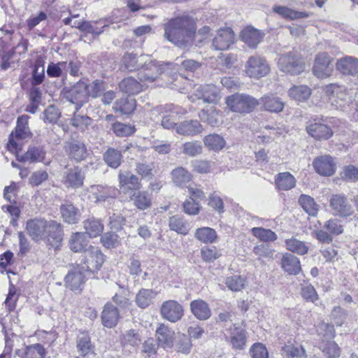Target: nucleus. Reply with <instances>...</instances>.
I'll return each mask as SVG.
<instances>
[{"mask_svg":"<svg viewBox=\"0 0 358 358\" xmlns=\"http://www.w3.org/2000/svg\"><path fill=\"white\" fill-rule=\"evenodd\" d=\"M164 37L179 48H186L194 41L196 32L192 17L183 15L170 18L163 24Z\"/></svg>","mask_w":358,"mask_h":358,"instance_id":"1","label":"nucleus"},{"mask_svg":"<svg viewBox=\"0 0 358 358\" xmlns=\"http://www.w3.org/2000/svg\"><path fill=\"white\" fill-rule=\"evenodd\" d=\"M317 331L318 335L322 338V341L320 344V349L324 357L326 358H339L341 356L340 347L334 341H327L335 336L334 327L323 322L317 327Z\"/></svg>","mask_w":358,"mask_h":358,"instance_id":"2","label":"nucleus"},{"mask_svg":"<svg viewBox=\"0 0 358 358\" xmlns=\"http://www.w3.org/2000/svg\"><path fill=\"white\" fill-rule=\"evenodd\" d=\"M278 66L284 73L297 75L304 71L305 63L301 54L296 50H292L279 57Z\"/></svg>","mask_w":358,"mask_h":358,"instance_id":"3","label":"nucleus"},{"mask_svg":"<svg viewBox=\"0 0 358 358\" xmlns=\"http://www.w3.org/2000/svg\"><path fill=\"white\" fill-rule=\"evenodd\" d=\"M227 106L234 112L250 113L259 104L254 97L245 94H234L226 99Z\"/></svg>","mask_w":358,"mask_h":358,"instance_id":"4","label":"nucleus"},{"mask_svg":"<svg viewBox=\"0 0 358 358\" xmlns=\"http://www.w3.org/2000/svg\"><path fill=\"white\" fill-rule=\"evenodd\" d=\"M103 255L97 248H89L85 250L79 265L87 274L99 270L104 262Z\"/></svg>","mask_w":358,"mask_h":358,"instance_id":"5","label":"nucleus"},{"mask_svg":"<svg viewBox=\"0 0 358 358\" xmlns=\"http://www.w3.org/2000/svg\"><path fill=\"white\" fill-rule=\"evenodd\" d=\"M66 99L71 103L76 105V111L88 101V84L80 80L65 92Z\"/></svg>","mask_w":358,"mask_h":358,"instance_id":"6","label":"nucleus"},{"mask_svg":"<svg viewBox=\"0 0 358 358\" xmlns=\"http://www.w3.org/2000/svg\"><path fill=\"white\" fill-rule=\"evenodd\" d=\"M325 93L329 96V101L336 109L343 110L348 100V89L345 85L335 83L327 85Z\"/></svg>","mask_w":358,"mask_h":358,"instance_id":"7","label":"nucleus"},{"mask_svg":"<svg viewBox=\"0 0 358 358\" xmlns=\"http://www.w3.org/2000/svg\"><path fill=\"white\" fill-rule=\"evenodd\" d=\"M245 68L248 76L257 78L266 76L270 70L266 59L259 55L250 57Z\"/></svg>","mask_w":358,"mask_h":358,"instance_id":"8","label":"nucleus"},{"mask_svg":"<svg viewBox=\"0 0 358 358\" xmlns=\"http://www.w3.org/2000/svg\"><path fill=\"white\" fill-rule=\"evenodd\" d=\"M85 174L78 166L66 168L62 182L67 188L77 189L83 185Z\"/></svg>","mask_w":358,"mask_h":358,"instance_id":"9","label":"nucleus"},{"mask_svg":"<svg viewBox=\"0 0 358 358\" xmlns=\"http://www.w3.org/2000/svg\"><path fill=\"white\" fill-rule=\"evenodd\" d=\"M162 73V68L157 65L152 61L145 62L141 66L138 72V78L143 86H148V84L153 83L158 76Z\"/></svg>","mask_w":358,"mask_h":358,"instance_id":"10","label":"nucleus"},{"mask_svg":"<svg viewBox=\"0 0 358 358\" xmlns=\"http://www.w3.org/2000/svg\"><path fill=\"white\" fill-rule=\"evenodd\" d=\"M160 313L162 317L171 322H176L180 320L183 315L182 306L175 300H168L161 306Z\"/></svg>","mask_w":358,"mask_h":358,"instance_id":"11","label":"nucleus"},{"mask_svg":"<svg viewBox=\"0 0 358 358\" xmlns=\"http://www.w3.org/2000/svg\"><path fill=\"white\" fill-rule=\"evenodd\" d=\"M65 152L70 159L76 162L85 160L88 156V151L85 143L78 139H71L66 142Z\"/></svg>","mask_w":358,"mask_h":358,"instance_id":"12","label":"nucleus"},{"mask_svg":"<svg viewBox=\"0 0 358 358\" xmlns=\"http://www.w3.org/2000/svg\"><path fill=\"white\" fill-rule=\"evenodd\" d=\"M331 63V57L327 53H319L315 59L313 68V74L321 79L330 76L333 71V66Z\"/></svg>","mask_w":358,"mask_h":358,"instance_id":"13","label":"nucleus"},{"mask_svg":"<svg viewBox=\"0 0 358 358\" xmlns=\"http://www.w3.org/2000/svg\"><path fill=\"white\" fill-rule=\"evenodd\" d=\"M46 151L43 146L30 145L27 152L22 155H17V158L19 162L36 163L43 162L45 165L50 164V161L45 162Z\"/></svg>","mask_w":358,"mask_h":358,"instance_id":"14","label":"nucleus"},{"mask_svg":"<svg viewBox=\"0 0 358 358\" xmlns=\"http://www.w3.org/2000/svg\"><path fill=\"white\" fill-rule=\"evenodd\" d=\"M88 274L77 264L68 272L65 277V285L71 290H78L85 282Z\"/></svg>","mask_w":358,"mask_h":358,"instance_id":"15","label":"nucleus"},{"mask_svg":"<svg viewBox=\"0 0 358 358\" xmlns=\"http://www.w3.org/2000/svg\"><path fill=\"white\" fill-rule=\"evenodd\" d=\"M330 206L340 217H348L354 213L352 206L343 194H334L330 199Z\"/></svg>","mask_w":358,"mask_h":358,"instance_id":"16","label":"nucleus"},{"mask_svg":"<svg viewBox=\"0 0 358 358\" xmlns=\"http://www.w3.org/2000/svg\"><path fill=\"white\" fill-rule=\"evenodd\" d=\"M49 220L43 219L30 220L27 222V230L34 241L38 242L46 237Z\"/></svg>","mask_w":358,"mask_h":358,"instance_id":"17","label":"nucleus"},{"mask_svg":"<svg viewBox=\"0 0 358 358\" xmlns=\"http://www.w3.org/2000/svg\"><path fill=\"white\" fill-rule=\"evenodd\" d=\"M315 171L321 176H332L336 169L333 158L329 155H323L315 158L313 162Z\"/></svg>","mask_w":358,"mask_h":358,"instance_id":"18","label":"nucleus"},{"mask_svg":"<svg viewBox=\"0 0 358 358\" xmlns=\"http://www.w3.org/2000/svg\"><path fill=\"white\" fill-rule=\"evenodd\" d=\"M234 41V31L231 28L227 27L218 30L212 45L215 50H224L228 49Z\"/></svg>","mask_w":358,"mask_h":358,"instance_id":"19","label":"nucleus"},{"mask_svg":"<svg viewBox=\"0 0 358 358\" xmlns=\"http://www.w3.org/2000/svg\"><path fill=\"white\" fill-rule=\"evenodd\" d=\"M155 336L159 345L164 349H171L173 346L176 333L164 324H160L156 330Z\"/></svg>","mask_w":358,"mask_h":358,"instance_id":"20","label":"nucleus"},{"mask_svg":"<svg viewBox=\"0 0 358 358\" xmlns=\"http://www.w3.org/2000/svg\"><path fill=\"white\" fill-rule=\"evenodd\" d=\"M225 336L235 350H243L246 345V331L242 328L234 326L227 330Z\"/></svg>","mask_w":358,"mask_h":358,"instance_id":"21","label":"nucleus"},{"mask_svg":"<svg viewBox=\"0 0 358 358\" xmlns=\"http://www.w3.org/2000/svg\"><path fill=\"white\" fill-rule=\"evenodd\" d=\"M90 192L96 199V202H103L110 198L115 199L120 193L119 190L114 187L101 185H92Z\"/></svg>","mask_w":358,"mask_h":358,"instance_id":"22","label":"nucleus"},{"mask_svg":"<svg viewBox=\"0 0 358 358\" xmlns=\"http://www.w3.org/2000/svg\"><path fill=\"white\" fill-rule=\"evenodd\" d=\"M48 242L51 246H59L63 240L64 232L61 223L55 220H49L46 230Z\"/></svg>","mask_w":358,"mask_h":358,"instance_id":"23","label":"nucleus"},{"mask_svg":"<svg viewBox=\"0 0 358 358\" xmlns=\"http://www.w3.org/2000/svg\"><path fill=\"white\" fill-rule=\"evenodd\" d=\"M264 36V32L252 27H247L241 31V39L252 48H256Z\"/></svg>","mask_w":358,"mask_h":358,"instance_id":"24","label":"nucleus"},{"mask_svg":"<svg viewBox=\"0 0 358 358\" xmlns=\"http://www.w3.org/2000/svg\"><path fill=\"white\" fill-rule=\"evenodd\" d=\"M203 130L202 125L196 120H185L176 125L177 134L182 136H194Z\"/></svg>","mask_w":358,"mask_h":358,"instance_id":"25","label":"nucleus"},{"mask_svg":"<svg viewBox=\"0 0 358 358\" xmlns=\"http://www.w3.org/2000/svg\"><path fill=\"white\" fill-rule=\"evenodd\" d=\"M336 68L343 74L355 76L358 73V59L352 56L342 57L337 61Z\"/></svg>","mask_w":358,"mask_h":358,"instance_id":"26","label":"nucleus"},{"mask_svg":"<svg viewBox=\"0 0 358 358\" xmlns=\"http://www.w3.org/2000/svg\"><path fill=\"white\" fill-rule=\"evenodd\" d=\"M306 130L311 136L318 140H327L333 135L331 129L320 122L310 124L306 127Z\"/></svg>","mask_w":358,"mask_h":358,"instance_id":"27","label":"nucleus"},{"mask_svg":"<svg viewBox=\"0 0 358 358\" xmlns=\"http://www.w3.org/2000/svg\"><path fill=\"white\" fill-rule=\"evenodd\" d=\"M60 213L64 221L69 224H76L80 220L79 209L69 201H65L61 205Z\"/></svg>","mask_w":358,"mask_h":358,"instance_id":"28","label":"nucleus"},{"mask_svg":"<svg viewBox=\"0 0 358 358\" xmlns=\"http://www.w3.org/2000/svg\"><path fill=\"white\" fill-rule=\"evenodd\" d=\"M192 314L199 320H208L211 315L208 304L201 299L194 300L190 303Z\"/></svg>","mask_w":358,"mask_h":358,"instance_id":"29","label":"nucleus"},{"mask_svg":"<svg viewBox=\"0 0 358 358\" xmlns=\"http://www.w3.org/2000/svg\"><path fill=\"white\" fill-rule=\"evenodd\" d=\"M196 96L204 102L214 103L219 96L220 90L215 85H201L196 90Z\"/></svg>","mask_w":358,"mask_h":358,"instance_id":"30","label":"nucleus"},{"mask_svg":"<svg viewBox=\"0 0 358 358\" xmlns=\"http://www.w3.org/2000/svg\"><path fill=\"white\" fill-rule=\"evenodd\" d=\"M118 319L119 313L117 308L110 303H106L101 315L103 324L108 328H112L117 324Z\"/></svg>","mask_w":358,"mask_h":358,"instance_id":"31","label":"nucleus"},{"mask_svg":"<svg viewBox=\"0 0 358 358\" xmlns=\"http://www.w3.org/2000/svg\"><path fill=\"white\" fill-rule=\"evenodd\" d=\"M281 266L286 273L291 275H296L301 271L299 260L291 253L283 255L281 260Z\"/></svg>","mask_w":358,"mask_h":358,"instance_id":"32","label":"nucleus"},{"mask_svg":"<svg viewBox=\"0 0 358 358\" xmlns=\"http://www.w3.org/2000/svg\"><path fill=\"white\" fill-rule=\"evenodd\" d=\"M275 182L278 190L287 191L295 187L296 180L289 172H282L275 176Z\"/></svg>","mask_w":358,"mask_h":358,"instance_id":"33","label":"nucleus"},{"mask_svg":"<svg viewBox=\"0 0 358 358\" xmlns=\"http://www.w3.org/2000/svg\"><path fill=\"white\" fill-rule=\"evenodd\" d=\"M282 355L285 358H307L306 350L299 343H287L281 349Z\"/></svg>","mask_w":358,"mask_h":358,"instance_id":"34","label":"nucleus"},{"mask_svg":"<svg viewBox=\"0 0 358 358\" xmlns=\"http://www.w3.org/2000/svg\"><path fill=\"white\" fill-rule=\"evenodd\" d=\"M143 87V84L132 77L126 78L119 83L120 90L129 95L138 94L142 90Z\"/></svg>","mask_w":358,"mask_h":358,"instance_id":"35","label":"nucleus"},{"mask_svg":"<svg viewBox=\"0 0 358 358\" xmlns=\"http://www.w3.org/2000/svg\"><path fill=\"white\" fill-rule=\"evenodd\" d=\"M118 178L122 189H136L139 187L138 178L130 172L120 171Z\"/></svg>","mask_w":358,"mask_h":358,"instance_id":"36","label":"nucleus"},{"mask_svg":"<svg viewBox=\"0 0 358 358\" xmlns=\"http://www.w3.org/2000/svg\"><path fill=\"white\" fill-rule=\"evenodd\" d=\"M105 163L112 169H117L122 162V154L120 150L109 148L103 155Z\"/></svg>","mask_w":358,"mask_h":358,"instance_id":"37","label":"nucleus"},{"mask_svg":"<svg viewBox=\"0 0 358 358\" xmlns=\"http://www.w3.org/2000/svg\"><path fill=\"white\" fill-rule=\"evenodd\" d=\"M171 180L178 187H184L192 179L191 173L184 167L178 166L171 172Z\"/></svg>","mask_w":358,"mask_h":358,"instance_id":"38","label":"nucleus"},{"mask_svg":"<svg viewBox=\"0 0 358 358\" xmlns=\"http://www.w3.org/2000/svg\"><path fill=\"white\" fill-rule=\"evenodd\" d=\"M194 236L196 239L204 244L216 243L218 238L215 230L207 227L197 229Z\"/></svg>","mask_w":358,"mask_h":358,"instance_id":"39","label":"nucleus"},{"mask_svg":"<svg viewBox=\"0 0 358 358\" xmlns=\"http://www.w3.org/2000/svg\"><path fill=\"white\" fill-rule=\"evenodd\" d=\"M169 227L171 230L177 232L178 234L185 235L189 229V224L185 218L180 215H173L169 220Z\"/></svg>","mask_w":358,"mask_h":358,"instance_id":"40","label":"nucleus"},{"mask_svg":"<svg viewBox=\"0 0 358 358\" xmlns=\"http://www.w3.org/2000/svg\"><path fill=\"white\" fill-rule=\"evenodd\" d=\"M29 116L22 115L17 120V124L15 131V136L18 139H25L31 136L30 129L28 125Z\"/></svg>","mask_w":358,"mask_h":358,"instance_id":"41","label":"nucleus"},{"mask_svg":"<svg viewBox=\"0 0 358 358\" xmlns=\"http://www.w3.org/2000/svg\"><path fill=\"white\" fill-rule=\"evenodd\" d=\"M157 294V292L153 289H141L136 296V303L138 307L145 308L152 303Z\"/></svg>","mask_w":358,"mask_h":358,"instance_id":"42","label":"nucleus"},{"mask_svg":"<svg viewBox=\"0 0 358 358\" xmlns=\"http://www.w3.org/2000/svg\"><path fill=\"white\" fill-rule=\"evenodd\" d=\"M93 120L91 117L85 115H80L78 111H75L72 118L71 119V124L73 127L82 132H85L90 129Z\"/></svg>","mask_w":358,"mask_h":358,"instance_id":"43","label":"nucleus"},{"mask_svg":"<svg viewBox=\"0 0 358 358\" xmlns=\"http://www.w3.org/2000/svg\"><path fill=\"white\" fill-rule=\"evenodd\" d=\"M260 103L263 104L266 110L272 113H279L284 108V103L280 99L273 95L262 97Z\"/></svg>","mask_w":358,"mask_h":358,"instance_id":"44","label":"nucleus"},{"mask_svg":"<svg viewBox=\"0 0 358 358\" xmlns=\"http://www.w3.org/2000/svg\"><path fill=\"white\" fill-rule=\"evenodd\" d=\"M290 98L303 101L307 100L311 94V90L307 85H294L288 91Z\"/></svg>","mask_w":358,"mask_h":358,"instance_id":"45","label":"nucleus"},{"mask_svg":"<svg viewBox=\"0 0 358 358\" xmlns=\"http://www.w3.org/2000/svg\"><path fill=\"white\" fill-rule=\"evenodd\" d=\"M299 203L309 215L315 216L317 214L319 206L311 196L301 194Z\"/></svg>","mask_w":358,"mask_h":358,"instance_id":"46","label":"nucleus"},{"mask_svg":"<svg viewBox=\"0 0 358 358\" xmlns=\"http://www.w3.org/2000/svg\"><path fill=\"white\" fill-rule=\"evenodd\" d=\"M77 348L78 352L83 356L93 351V345L88 334L82 332L78 335L77 338Z\"/></svg>","mask_w":358,"mask_h":358,"instance_id":"47","label":"nucleus"},{"mask_svg":"<svg viewBox=\"0 0 358 358\" xmlns=\"http://www.w3.org/2000/svg\"><path fill=\"white\" fill-rule=\"evenodd\" d=\"M143 56L136 58L135 55L126 54L122 58V69L128 71H138L141 66V62L139 63V62H143Z\"/></svg>","mask_w":358,"mask_h":358,"instance_id":"48","label":"nucleus"},{"mask_svg":"<svg viewBox=\"0 0 358 358\" xmlns=\"http://www.w3.org/2000/svg\"><path fill=\"white\" fill-rule=\"evenodd\" d=\"M85 233L90 237L97 236L103 229V224L99 220L90 218L84 222Z\"/></svg>","mask_w":358,"mask_h":358,"instance_id":"49","label":"nucleus"},{"mask_svg":"<svg viewBox=\"0 0 358 358\" xmlns=\"http://www.w3.org/2000/svg\"><path fill=\"white\" fill-rule=\"evenodd\" d=\"M252 234L262 242L269 243L277 239L276 234L268 229L263 227H253L251 229Z\"/></svg>","mask_w":358,"mask_h":358,"instance_id":"50","label":"nucleus"},{"mask_svg":"<svg viewBox=\"0 0 358 358\" xmlns=\"http://www.w3.org/2000/svg\"><path fill=\"white\" fill-rule=\"evenodd\" d=\"M273 11L279 15L290 20L300 19L308 17V14L303 12H297L285 6H276Z\"/></svg>","mask_w":358,"mask_h":358,"instance_id":"51","label":"nucleus"},{"mask_svg":"<svg viewBox=\"0 0 358 358\" xmlns=\"http://www.w3.org/2000/svg\"><path fill=\"white\" fill-rule=\"evenodd\" d=\"M131 199L134 201L135 206L140 210H145L151 205V196L146 192H135Z\"/></svg>","mask_w":358,"mask_h":358,"instance_id":"52","label":"nucleus"},{"mask_svg":"<svg viewBox=\"0 0 358 358\" xmlns=\"http://www.w3.org/2000/svg\"><path fill=\"white\" fill-rule=\"evenodd\" d=\"M136 102L133 99L122 98L117 101L113 108L122 114H131L135 109Z\"/></svg>","mask_w":358,"mask_h":358,"instance_id":"53","label":"nucleus"},{"mask_svg":"<svg viewBox=\"0 0 358 358\" xmlns=\"http://www.w3.org/2000/svg\"><path fill=\"white\" fill-rule=\"evenodd\" d=\"M204 144L209 149L215 151L222 150L225 145L224 139L218 134H209L203 139Z\"/></svg>","mask_w":358,"mask_h":358,"instance_id":"54","label":"nucleus"},{"mask_svg":"<svg viewBox=\"0 0 358 358\" xmlns=\"http://www.w3.org/2000/svg\"><path fill=\"white\" fill-rule=\"evenodd\" d=\"M45 351L41 344H34L27 346L22 354V358H44Z\"/></svg>","mask_w":358,"mask_h":358,"instance_id":"55","label":"nucleus"},{"mask_svg":"<svg viewBox=\"0 0 358 358\" xmlns=\"http://www.w3.org/2000/svg\"><path fill=\"white\" fill-rule=\"evenodd\" d=\"M199 116L203 122H206L211 126H215L218 123L219 112L214 107L203 109Z\"/></svg>","mask_w":358,"mask_h":358,"instance_id":"56","label":"nucleus"},{"mask_svg":"<svg viewBox=\"0 0 358 358\" xmlns=\"http://www.w3.org/2000/svg\"><path fill=\"white\" fill-rule=\"evenodd\" d=\"M225 284L229 289L234 292L241 291L245 285V279L241 275H235L228 277Z\"/></svg>","mask_w":358,"mask_h":358,"instance_id":"57","label":"nucleus"},{"mask_svg":"<svg viewBox=\"0 0 358 358\" xmlns=\"http://www.w3.org/2000/svg\"><path fill=\"white\" fill-rule=\"evenodd\" d=\"M67 67L66 62H59L57 63L50 62L47 67V74L50 78H58L62 75L64 70Z\"/></svg>","mask_w":358,"mask_h":358,"instance_id":"58","label":"nucleus"},{"mask_svg":"<svg viewBox=\"0 0 358 358\" xmlns=\"http://www.w3.org/2000/svg\"><path fill=\"white\" fill-rule=\"evenodd\" d=\"M182 152L189 157H195L202 152V146L198 141L187 142L182 145Z\"/></svg>","mask_w":358,"mask_h":358,"instance_id":"59","label":"nucleus"},{"mask_svg":"<svg viewBox=\"0 0 358 358\" xmlns=\"http://www.w3.org/2000/svg\"><path fill=\"white\" fill-rule=\"evenodd\" d=\"M60 115L61 113L59 112V109L55 106L52 105L48 106L45 110L42 119L45 122L55 124L57 122Z\"/></svg>","mask_w":358,"mask_h":358,"instance_id":"60","label":"nucleus"},{"mask_svg":"<svg viewBox=\"0 0 358 358\" xmlns=\"http://www.w3.org/2000/svg\"><path fill=\"white\" fill-rule=\"evenodd\" d=\"M113 131L117 136H128L134 133L135 129L130 125L115 122L113 124Z\"/></svg>","mask_w":358,"mask_h":358,"instance_id":"61","label":"nucleus"},{"mask_svg":"<svg viewBox=\"0 0 358 358\" xmlns=\"http://www.w3.org/2000/svg\"><path fill=\"white\" fill-rule=\"evenodd\" d=\"M341 178L348 182L358 181V169L353 165H348L343 168L341 173Z\"/></svg>","mask_w":358,"mask_h":358,"instance_id":"62","label":"nucleus"},{"mask_svg":"<svg viewBox=\"0 0 358 358\" xmlns=\"http://www.w3.org/2000/svg\"><path fill=\"white\" fill-rule=\"evenodd\" d=\"M347 318V313L341 307H335L331 312V319L332 322L338 327L343 325Z\"/></svg>","mask_w":358,"mask_h":358,"instance_id":"63","label":"nucleus"},{"mask_svg":"<svg viewBox=\"0 0 358 358\" xmlns=\"http://www.w3.org/2000/svg\"><path fill=\"white\" fill-rule=\"evenodd\" d=\"M252 358H268V352L266 346L261 343H256L250 350Z\"/></svg>","mask_w":358,"mask_h":358,"instance_id":"64","label":"nucleus"}]
</instances>
